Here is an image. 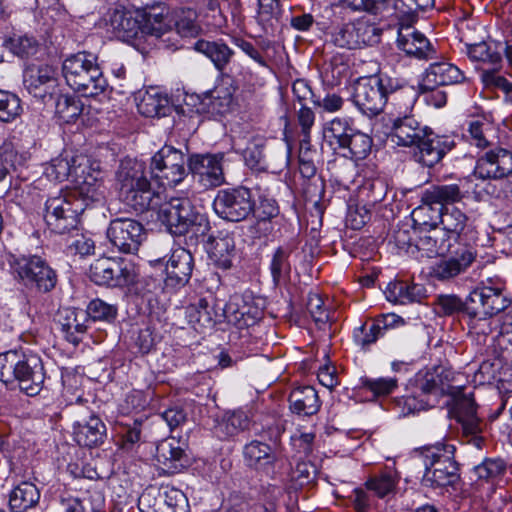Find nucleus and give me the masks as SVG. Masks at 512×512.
Segmentation results:
<instances>
[{"mask_svg": "<svg viewBox=\"0 0 512 512\" xmlns=\"http://www.w3.org/2000/svg\"><path fill=\"white\" fill-rule=\"evenodd\" d=\"M167 231L173 235H188L190 241H197L209 230L206 216L197 211L186 198H171L150 211Z\"/></svg>", "mask_w": 512, "mask_h": 512, "instance_id": "nucleus-1", "label": "nucleus"}, {"mask_svg": "<svg viewBox=\"0 0 512 512\" xmlns=\"http://www.w3.org/2000/svg\"><path fill=\"white\" fill-rule=\"evenodd\" d=\"M73 163V173L66 187L69 195L83 210L103 203L107 188L99 162L77 155Z\"/></svg>", "mask_w": 512, "mask_h": 512, "instance_id": "nucleus-2", "label": "nucleus"}, {"mask_svg": "<svg viewBox=\"0 0 512 512\" xmlns=\"http://www.w3.org/2000/svg\"><path fill=\"white\" fill-rule=\"evenodd\" d=\"M62 74L67 85L84 96H97L108 86L97 57L91 53L78 52L66 57L62 63Z\"/></svg>", "mask_w": 512, "mask_h": 512, "instance_id": "nucleus-3", "label": "nucleus"}, {"mask_svg": "<svg viewBox=\"0 0 512 512\" xmlns=\"http://www.w3.org/2000/svg\"><path fill=\"white\" fill-rule=\"evenodd\" d=\"M454 454L455 446L452 444L438 443L421 448L418 455L425 468L422 484L437 488L456 483L459 475Z\"/></svg>", "mask_w": 512, "mask_h": 512, "instance_id": "nucleus-4", "label": "nucleus"}, {"mask_svg": "<svg viewBox=\"0 0 512 512\" xmlns=\"http://www.w3.org/2000/svg\"><path fill=\"white\" fill-rule=\"evenodd\" d=\"M117 184L122 201L137 212L149 208L153 198L145 166L136 159H125L117 172Z\"/></svg>", "mask_w": 512, "mask_h": 512, "instance_id": "nucleus-5", "label": "nucleus"}, {"mask_svg": "<svg viewBox=\"0 0 512 512\" xmlns=\"http://www.w3.org/2000/svg\"><path fill=\"white\" fill-rule=\"evenodd\" d=\"M152 177L164 187H173L186 176V158L182 151L163 146L151 159Z\"/></svg>", "mask_w": 512, "mask_h": 512, "instance_id": "nucleus-6", "label": "nucleus"}, {"mask_svg": "<svg viewBox=\"0 0 512 512\" xmlns=\"http://www.w3.org/2000/svg\"><path fill=\"white\" fill-rule=\"evenodd\" d=\"M388 80L379 75L362 77L354 84L353 102L358 109L368 116H375L383 111L388 99Z\"/></svg>", "mask_w": 512, "mask_h": 512, "instance_id": "nucleus-7", "label": "nucleus"}, {"mask_svg": "<svg viewBox=\"0 0 512 512\" xmlns=\"http://www.w3.org/2000/svg\"><path fill=\"white\" fill-rule=\"evenodd\" d=\"M504 290V283L500 279L487 278L469 293L466 304H478L485 316L492 317L511 305V299Z\"/></svg>", "mask_w": 512, "mask_h": 512, "instance_id": "nucleus-8", "label": "nucleus"}, {"mask_svg": "<svg viewBox=\"0 0 512 512\" xmlns=\"http://www.w3.org/2000/svg\"><path fill=\"white\" fill-rule=\"evenodd\" d=\"M83 211L65 189L64 192L46 201L44 218L51 230L64 233L76 226L78 216Z\"/></svg>", "mask_w": 512, "mask_h": 512, "instance_id": "nucleus-9", "label": "nucleus"}, {"mask_svg": "<svg viewBox=\"0 0 512 512\" xmlns=\"http://www.w3.org/2000/svg\"><path fill=\"white\" fill-rule=\"evenodd\" d=\"M451 412L462 426L463 440L474 448L481 449L484 438L481 436V421L477 416V407L472 396H456L453 400Z\"/></svg>", "mask_w": 512, "mask_h": 512, "instance_id": "nucleus-10", "label": "nucleus"}, {"mask_svg": "<svg viewBox=\"0 0 512 512\" xmlns=\"http://www.w3.org/2000/svg\"><path fill=\"white\" fill-rule=\"evenodd\" d=\"M213 207L221 218L232 222L240 221L252 211L251 193L243 187L219 191Z\"/></svg>", "mask_w": 512, "mask_h": 512, "instance_id": "nucleus-11", "label": "nucleus"}, {"mask_svg": "<svg viewBox=\"0 0 512 512\" xmlns=\"http://www.w3.org/2000/svg\"><path fill=\"white\" fill-rule=\"evenodd\" d=\"M10 266L19 278L35 283L45 292L50 291L56 284L55 272L41 258H13Z\"/></svg>", "mask_w": 512, "mask_h": 512, "instance_id": "nucleus-12", "label": "nucleus"}, {"mask_svg": "<svg viewBox=\"0 0 512 512\" xmlns=\"http://www.w3.org/2000/svg\"><path fill=\"white\" fill-rule=\"evenodd\" d=\"M378 29L363 19L341 26L333 35L336 45L348 49L361 48L377 43Z\"/></svg>", "mask_w": 512, "mask_h": 512, "instance_id": "nucleus-13", "label": "nucleus"}, {"mask_svg": "<svg viewBox=\"0 0 512 512\" xmlns=\"http://www.w3.org/2000/svg\"><path fill=\"white\" fill-rule=\"evenodd\" d=\"M143 232L142 225L129 218H117L110 222L107 236L120 253L134 254L138 250Z\"/></svg>", "mask_w": 512, "mask_h": 512, "instance_id": "nucleus-14", "label": "nucleus"}, {"mask_svg": "<svg viewBox=\"0 0 512 512\" xmlns=\"http://www.w3.org/2000/svg\"><path fill=\"white\" fill-rule=\"evenodd\" d=\"M222 160V154L193 155L189 160V169L205 188L217 187L224 182Z\"/></svg>", "mask_w": 512, "mask_h": 512, "instance_id": "nucleus-15", "label": "nucleus"}, {"mask_svg": "<svg viewBox=\"0 0 512 512\" xmlns=\"http://www.w3.org/2000/svg\"><path fill=\"white\" fill-rule=\"evenodd\" d=\"M512 173V153L495 148L480 157L474 169V176L480 179H498Z\"/></svg>", "mask_w": 512, "mask_h": 512, "instance_id": "nucleus-16", "label": "nucleus"}, {"mask_svg": "<svg viewBox=\"0 0 512 512\" xmlns=\"http://www.w3.org/2000/svg\"><path fill=\"white\" fill-rule=\"evenodd\" d=\"M24 84L30 94L44 99L57 87L56 70L47 64L31 65L24 72Z\"/></svg>", "mask_w": 512, "mask_h": 512, "instance_id": "nucleus-17", "label": "nucleus"}, {"mask_svg": "<svg viewBox=\"0 0 512 512\" xmlns=\"http://www.w3.org/2000/svg\"><path fill=\"white\" fill-rule=\"evenodd\" d=\"M407 19H401L398 30L397 45L407 55L418 59H431L435 50L429 40L420 32L414 30Z\"/></svg>", "mask_w": 512, "mask_h": 512, "instance_id": "nucleus-18", "label": "nucleus"}, {"mask_svg": "<svg viewBox=\"0 0 512 512\" xmlns=\"http://www.w3.org/2000/svg\"><path fill=\"white\" fill-rule=\"evenodd\" d=\"M45 373L41 358L34 353H25L20 365L17 382L21 391L28 396L37 395L43 387Z\"/></svg>", "mask_w": 512, "mask_h": 512, "instance_id": "nucleus-19", "label": "nucleus"}, {"mask_svg": "<svg viewBox=\"0 0 512 512\" xmlns=\"http://www.w3.org/2000/svg\"><path fill=\"white\" fill-rule=\"evenodd\" d=\"M463 80V72L454 64L447 61L434 62L426 69L420 89L433 90L440 86L458 84Z\"/></svg>", "mask_w": 512, "mask_h": 512, "instance_id": "nucleus-20", "label": "nucleus"}, {"mask_svg": "<svg viewBox=\"0 0 512 512\" xmlns=\"http://www.w3.org/2000/svg\"><path fill=\"white\" fill-rule=\"evenodd\" d=\"M463 198L457 184L437 185L426 189L421 198V205L417 207L415 215L417 218H423V213L429 212L433 205H440L459 202Z\"/></svg>", "mask_w": 512, "mask_h": 512, "instance_id": "nucleus-21", "label": "nucleus"}, {"mask_svg": "<svg viewBox=\"0 0 512 512\" xmlns=\"http://www.w3.org/2000/svg\"><path fill=\"white\" fill-rule=\"evenodd\" d=\"M156 459L170 472H178L186 466L183 444L174 437L162 440L156 447Z\"/></svg>", "mask_w": 512, "mask_h": 512, "instance_id": "nucleus-22", "label": "nucleus"}, {"mask_svg": "<svg viewBox=\"0 0 512 512\" xmlns=\"http://www.w3.org/2000/svg\"><path fill=\"white\" fill-rule=\"evenodd\" d=\"M235 90L231 77L221 78L206 97V100H208V111L219 115L228 113L234 103L233 95Z\"/></svg>", "mask_w": 512, "mask_h": 512, "instance_id": "nucleus-23", "label": "nucleus"}, {"mask_svg": "<svg viewBox=\"0 0 512 512\" xmlns=\"http://www.w3.org/2000/svg\"><path fill=\"white\" fill-rule=\"evenodd\" d=\"M427 130V127H421L414 118L405 117L395 121L390 139L399 146H416L426 136Z\"/></svg>", "mask_w": 512, "mask_h": 512, "instance_id": "nucleus-24", "label": "nucleus"}, {"mask_svg": "<svg viewBox=\"0 0 512 512\" xmlns=\"http://www.w3.org/2000/svg\"><path fill=\"white\" fill-rule=\"evenodd\" d=\"M416 146L419 149V162L428 167L438 163L451 149L447 139L433 134L429 129L426 131V136Z\"/></svg>", "mask_w": 512, "mask_h": 512, "instance_id": "nucleus-25", "label": "nucleus"}, {"mask_svg": "<svg viewBox=\"0 0 512 512\" xmlns=\"http://www.w3.org/2000/svg\"><path fill=\"white\" fill-rule=\"evenodd\" d=\"M317 391L312 386H298L289 395L290 410L300 416H311L320 409Z\"/></svg>", "mask_w": 512, "mask_h": 512, "instance_id": "nucleus-26", "label": "nucleus"}, {"mask_svg": "<svg viewBox=\"0 0 512 512\" xmlns=\"http://www.w3.org/2000/svg\"><path fill=\"white\" fill-rule=\"evenodd\" d=\"M141 11L115 10L110 17V25L116 37L129 40L141 32Z\"/></svg>", "mask_w": 512, "mask_h": 512, "instance_id": "nucleus-27", "label": "nucleus"}, {"mask_svg": "<svg viewBox=\"0 0 512 512\" xmlns=\"http://www.w3.org/2000/svg\"><path fill=\"white\" fill-rule=\"evenodd\" d=\"M40 500V491L35 484L22 481L9 494V507L12 512H26L35 508Z\"/></svg>", "mask_w": 512, "mask_h": 512, "instance_id": "nucleus-28", "label": "nucleus"}, {"mask_svg": "<svg viewBox=\"0 0 512 512\" xmlns=\"http://www.w3.org/2000/svg\"><path fill=\"white\" fill-rule=\"evenodd\" d=\"M59 323L67 341L78 344L81 336L86 332L88 316L85 311L65 309L61 314Z\"/></svg>", "mask_w": 512, "mask_h": 512, "instance_id": "nucleus-29", "label": "nucleus"}, {"mask_svg": "<svg viewBox=\"0 0 512 512\" xmlns=\"http://www.w3.org/2000/svg\"><path fill=\"white\" fill-rule=\"evenodd\" d=\"M106 436L105 424L96 416L84 424H78L74 431V439L80 445L88 448L96 447L103 443Z\"/></svg>", "mask_w": 512, "mask_h": 512, "instance_id": "nucleus-30", "label": "nucleus"}, {"mask_svg": "<svg viewBox=\"0 0 512 512\" xmlns=\"http://www.w3.org/2000/svg\"><path fill=\"white\" fill-rule=\"evenodd\" d=\"M353 131L345 119L334 118L323 125V141L333 150L342 151Z\"/></svg>", "mask_w": 512, "mask_h": 512, "instance_id": "nucleus-31", "label": "nucleus"}, {"mask_svg": "<svg viewBox=\"0 0 512 512\" xmlns=\"http://www.w3.org/2000/svg\"><path fill=\"white\" fill-rule=\"evenodd\" d=\"M386 294L391 302L408 304L421 302L426 297V290L421 284L395 281L388 284Z\"/></svg>", "mask_w": 512, "mask_h": 512, "instance_id": "nucleus-32", "label": "nucleus"}, {"mask_svg": "<svg viewBox=\"0 0 512 512\" xmlns=\"http://www.w3.org/2000/svg\"><path fill=\"white\" fill-rule=\"evenodd\" d=\"M415 393L431 408L439 403L440 397L445 393V388L439 375L434 372H426L417 378Z\"/></svg>", "mask_w": 512, "mask_h": 512, "instance_id": "nucleus-33", "label": "nucleus"}, {"mask_svg": "<svg viewBox=\"0 0 512 512\" xmlns=\"http://www.w3.org/2000/svg\"><path fill=\"white\" fill-rule=\"evenodd\" d=\"M168 106V98L154 88L141 93L137 109L145 117H159L165 115Z\"/></svg>", "mask_w": 512, "mask_h": 512, "instance_id": "nucleus-34", "label": "nucleus"}, {"mask_svg": "<svg viewBox=\"0 0 512 512\" xmlns=\"http://www.w3.org/2000/svg\"><path fill=\"white\" fill-rule=\"evenodd\" d=\"M141 33L160 37L170 29L171 21L164 8H152L141 11Z\"/></svg>", "mask_w": 512, "mask_h": 512, "instance_id": "nucleus-35", "label": "nucleus"}, {"mask_svg": "<svg viewBox=\"0 0 512 512\" xmlns=\"http://www.w3.org/2000/svg\"><path fill=\"white\" fill-rule=\"evenodd\" d=\"M251 419L243 410L227 412L215 426V433L219 437L232 436L239 431L249 428Z\"/></svg>", "mask_w": 512, "mask_h": 512, "instance_id": "nucleus-36", "label": "nucleus"}, {"mask_svg": "<svg viewBox=\"0 0 512 512\" xmlns=\"http://www.w3.org/2000/svg\"><path fill=\"white\" fill-rule=\"evenodd\" d=\"M472 260L473 258H440L429 273L438 280H447L465 271L472 264Z\"/></svg>", "mask_w": 512, "mask_h": 512, "instance_id": "nucleus-37", "label": "nucleus"}, {"mask_svg": "<svg viewBox=\"0 0 512 512\" xmlns=\"http://www.w3.org/2000/svg\"><path fill=\"white\" fill-rule=\"evenodd\" d=\"M502 52V45L494 41L476 43L467 48V53L471 60L492 65H496L501 61Z\"/></svg>", "mask_w": 512, "mask_h": 512, "instance_id": "nucleus-38", "label": "nucleus"}, {"mask_svg": "<svg viewBox=\"0 0 512 512\" xmlns=\"http://www.w3.org/2000/svg\"><path fill=\"white\" fill-rule=\"evenodd\" d=\"M117 261L97 258L90 266V278L97 285L116 286Z\"/></svg>", "mask_w": 512, "mask_h": 512, "instance_id": "nucleus-39", "label": "nucleus"}, {"mask_svg": "<svg viewBox=\"0 0 512 512\" xmlns=\"http://www.w3.org/2000/svg\"><path fill=\"white\" fill-rule=\"evenodd\" d=\"M82 101L70 95H60L56 101L55 114L58 120L65 124L74 123L83 112Z\"/></svg>", "mask_w": 512, "mask_h": 512, "instance_id": "nucleus-40", "label": "nucleus"}, {"mask_svg": "<svg viewBox=\"0 0 512 512\" xmlns=\"http://www.w3.org/2000/svg\"><path fill=\"white\" fill-rule=\"evenodd\" d=\"M439 221L446 231L454 238H458L464 231L468 218L465 213L456 207L441 208Z\"/></svg>", "mask_w": 512, "mask_h": 512, "instance_id": "nucleus-41", "label": "nucleus"}, {"mask_svg": "<svg viewBox=\"0 0 512 512\" xmlns=\"http://www.w3.org/2000/svg\"><path fill=\"white\" fill-rule=\"evenodd\" d=\"M24 359V352L10 350L0 354V381L5 384L17 380L20 365Z\"/></svg>", "mask_w": 512, "mask_h": 512, "instance_id": "nucleus-42", "label": "nucleus"}, {"mask_svg": "<svg viewBox=\"0 0 512 512\" xmlns=\"http://www.w3.org/2000/svg\"><path fill=\"white\" fill-rule=\"evenodd\" d=\"M371 146L372 140L368 135L353 130L341 152L344 157L362 160L370 153Z\"/></svg>", "mask_w": 512, "mask_h": 512, "instance_id": "nucleus-43", "label": "nucleus"}, {"mask_svg": "<svg viewBox=\"0 0 512 512\" xmlns=\"http://www.w3.org/2000/svg\"><path fill=\"white\" fill-rule=\"evenodd\" d=\"M75 157L69 158L67 155H60L46 164L44 169L45 176L51 181L61 182L65 179L70 181L73 173Z\"/></svg>", "mask_w": 512, "mask_h": 512, "instance_id": "nucleus-44", "label": "nucleus"}, {"mask_svg": "<svg viewBox=\"0 0 512 512\" xmlns=\"http://www.w3.org/2000/svg\"><path fill=\"white\" fill-rule=\"evenodd\" d=\"M195 49L211 59L218 69H221L227 64L232 54L231 50L225 44L204 40L198 41L195 44Z\"/></svg>", "mask_w": 512, "mask_h": 512, "instance_id": "nucleus-45", "label": "nucleus"}, {"mask_svg": "<svg viewBox=\"0 0 512 512\" xmlns=\"http://www.w3.org/2000/svg\"><path fill=\"white\" fill-rule=\"evenodd\" d=\"M20 98L9 91L0 90V121L12 122L22 113Z\"/></svg>", "mask_w": 512, "mask_h": 512, "instance_id": "nucleus-46", "label": "nucleus"}, {"mask_svg": "<svg viewBox=\"0 0 512 512\" xmlns=\"http://www.w3.org/2000/svg\"><path fill=\"white\" fill-rule=\"evenodd\" d=\"M193 258H169L166 272L169 280L184 285L192 273Z\"/></svg>", "mask_w": 512, "mask_h": 512, "instance_id": "nucleus-47", "label": "nucleus"}, {"mask_svg": "<svg viewBox=\"0 0 512 512\" xmlns=\"http://www.w3.org/2000/svg\"><path fill=\"white\" fill-rule=\"evenodd\" d=\"M138 508L140 512H168L162 500V491L157 487L144 490L138 499Z\"/></svg>", "mask_w": 512, "mask_h": 512, "instance_id": "nucleus-48", "label": "nucleus"}, {"mask_svg": "<svg viewBox=\"0 0 512 512\" xmlns=\"http://www.w3.org/2000/svg\"><path fill=\"white\" fill-rule=\"evenodd\" d=\"M6 48L14 55L24 58L34 55L38 49L37 41L29 36H13L5 41Z\"/></svg>", "mask_w": 512, "mask_h": 512, "instance_id": "nucleus-49", "label": "nucleus"}, {"mask_svg": "<svg viewBox=\"0 0 512 512\" xmlns=\"http://www.w3.org/2000/svg\"><path fill=\"white\" fill-rule=\"evenodd\" d=\"M306 308L319 328L326 326L330 321V313L324 307L323 299L318 293L310 292L308 294Z\"/></svg>", "mask_w": 512, "mask_h": 512, "instance_id": "nucleus-50", "label": "nucleus"}, {"mask_svg": "<svg viewBox=\"0 0 512 512\" xmlns=\"http://www.w3.org/2000/svg\"><path fill=\"white\" fill-rule=\"evenodd\" d=\"M85 312L94 321L111 322L117 316V307L101 299H94L90 301Z\"/></svg>", "mask_w": 512, "mask_h": 512, "instance_id": "nucleus-51", "label": "nucleus"}, {"mask_svg": "<svg viewBox=\"0 0 512 512\" xmlns=\"http://www.w3.org/2000/svg\"><path fill=\"white\" fill-rule=\"evenodd\" d=\"M161 290L159 281L152 277L138 278L130 288V291L142 297L150 305L156 301V296Z\"/></svg>", "mask_w": 512, "mask_h": 512, "instance_id": "nucleus-52", "label": "nucleus"}, {"mask_svg": "<svg viewBox=\"0 0 512 512\" xmlns=\"http://www.w3.org/2000/svg\"><path fill=\"white\" fill-rule=\"evenodd\" d=\"M506 464L502 459H485L473 468L474 475L481 480H490L503 474Z\"/></svg>", "mask_w": 512, "mask_h": 512, "instance_id": "nucleus-53", "label": "nucleus"}, {"mask_svg": "<svg viewBox=\"0 0 512 512\" xmlns=\"http://www.w3.org/2000/svg\"><path fill=\"white\" fill-rule=\"evenodd\" d=\"M366 485L368 489L374 491L379 497H384L394 490L396 475L392 471H387L370 479Z\"/></svg>", "mask_w": 512, "mask_h": 512, "instance_id": "nucleus-54", "label": "nucleus"}, {"mask_svg": "<svg viewBox=\"0 0 512 512\" xmlns=\"http://www.w3.org/2000/svg\"><path fill=\"white\" fill-rule=\"evenodd\" d=\"M383 334L380 331L379 324L374 321L369 327L365 324L354 329L353 338L357 345L366 348L375 343Z\"/></svg>", "mask_w": 512, "mask_h": 512, "instance_id": "nucleus-55", "label": "nucleus"}, {"mask_svg": "<svg viewBox=\"0 0 512 512\" xmlns=\"http://www.w3.org/2000/svg\"><path fill=\"white\" fill-rule=\"evenodd\" d=\"M363 387L372 392L375 396H385L392 393L398 386L396 378H377L362 380Z\"/></svg>", "mask_w": 512, "mask_h": 512, "instance_id": "nucleus-56", "label": "nucleus"}, {"mask_svg": "<svg viewBox=\"0 0 512 512\" xmlns=\"http://www.w3.org/2000/svg\"><path fill=\"white\" fill-rule=\"evenodd\" d=\"M279 213L277 203L274 199L264 198L261 200L260 206L258 207V230L262 224L265 232H272L273 225L267 221L276 217Z\"/></svg>", "mask_w": 512, "mask_h": 512, "instance_id": "nucleus-57", "label": "nucleus"}, {"mask_svg": "<svg viewBox=\"0 0 512 512\" xmlns=\"http://www.w3.org/2000/svg\"><path fill=\"white\" fill-rule=\"evenodd\" d=\"M277 452L267 444L258 442V471L266 476H271L275 473V462L277 460Z\"/></svg>", "mask_w": 512, "mask_h": 512, "instance_id": "nucleus-58", "label": "nucleus"}, {"mask_svg": "<svg viewBox=\"0 0 512 512\" xmlns=\"http://www.w3.org/2000/svg\"><path fill=\"white\" fill-rule=\"evenodd\" d=\"M371 218L369 209L364 205L350 206L346 216V227L352 230H360Z\"/></svg>", "mask_w": 512, "mask_h": 512, "instance_id": "nucleus-59", "label": "nucleus"}, {"mask_svg": "<svg viewBox=\"0 0 512 512\" xmlns=\"http://www.w3.org/2000/svg\"><path fill=\"white\" fill-rule=\"evenodd\" d=\"M436 312L448 316L463 309L464 303L456 295H438L435 300Z\"/></svg>", "mask_w": 512, "mask_h": 512, "instance_id": "nucleus-60", "label": "nucleus"}, {"mask_svg": "<svg viewBox=\"0 0 512 512\" xmlns=\"http://www.w3.org/2000/svg\"><path fill=\"white\" fill-rule=\"evenodd\" d=\"M119 259L121 261L117 262L116 286L131 287L138 279V271L131 262H125L123 258Z\"/></svg>", "mask_w": 512, "mask_h": 512, "instance_id": "nucleus-61", "label": "nucleus"}, {"mask_svg": "<svg viewBox=\"0 0 512 512\" xmlns=\"http://www.w3.org/2000/svg\"><path fill=\"white\" fill-rule=\"evenodd\" d=\"M94 249V241L84 234L72 236L68 244V252L73 255L89 256L94 253Z\"/></svg>", "mask_w": 512, "mask_h": 512, "instance_id": "nucleus-62", "label": "nucleus"}, {"mask_svg": "<svg viewBox=\"0 0 512 512\" xmlns=\"http://www.w3.org/2000/svg\"><path fill=\"white\" fill-rule=\"evenodd\" d=\"M207 307L208 303L205 299H200L197 305L188 307L186 313L189 318V323L193 325L199 324L203 327L211 325L212 318L206 311Z\"/></svg>", "mask_w": 512, "mask_h": 512, "instance_id": "nucleus-63", "label": "nucleus"}, {"mask_svg": "<svg viewBox=\"0 0 512 512\" xmlns=\"http://www.w3.org/2000/svg\"><path fill=\"white\" fill-rule=\"evenodd\" d=\"M395 402L402 416L430 408L416 393L414 395L404 396L397 399Z\"/></svg>", "mask_w": 512, "mask_h": 512, "instance_id": "nucleus-64", "label": "nucleus"}]
</instances>
